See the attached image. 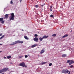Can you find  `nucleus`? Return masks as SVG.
<instances>
[{"instance_id":"4468645a","label":"nucleus","mask_w":74,"mask_h":74,"mask_svg":"<svg viewBox=\"0 0 74 74\" xmlns=\"http://www.w3.org/2000/svg\"><path fill=\"white\" fill-rule=\"evenodd\" d=\"M73 63H74L73 61H71L69 64V66H70V65H71V64H73Z\"/></svg>"},{"instance_id":"473e14b6","label":"nucleus","mask_w":74,"mask_h":74,"mask_svg":"<svg viewBox=\"0 0 74 74\" xmlns=\"http://www.w3.org/2000/svg\"><path fill=\"white\" fill-rule=\"evenodd\" d=\"M68 73H69L68 74H70V71H69V72Z\"/></svg>"},{"instance_id":"c85d7f7f","label":"nucleus","mask_w":74,"mask_h":74,"mask_svg":"<svg viewBox=\"0 0 74 74\" xmlns=\"http://www.w3.org/2000/svg\"><path fill=\"white\" fill-rule=\"evenodd\" d=\"M28 57V56L27 55L25 56V58H27Z\"/></svg>"},{"instance_id":"7ed1b4c3","label":"nucleus","mask_w":74,"mask_h":74,"mask_svg":"<svg viewBox=\"0 0 74 74\" xmlns=\"http://www.w3.org/2000/svg\"><path fill=\"white\" fill-rule=\"evenodd\" d=\"M14 43H15V44H22L23 43V41L17 40L14 42Z\"/></svg>"},{"instance_id":"39448f33","label":"nucleus","mask_w":74,"mask_h":74,"mask_svg":"<svg viewBox=\"0 0 74 74\" xmlns=\"http://www.w3.org/2000/svg\"><path fill=\"white\" fill-rule=\"evenodd\" d=\"M3 18H0V22H1V23L2 24H3V23H4V20L3 21Z\"/></svg>"},{"instance_id":"393cba45","label":"nucleus","mask_w":74,"mask_h":74,"mask_svg":"<svg viewBox=\"0 0 74 74\" xmlns=\"http://www.w3.org/2000/svg\"><path fill=\"white\" fill-rule=\"evenodd\" d=\"M45 63H47V62H43L41 64H45Z\"/></svg>"},{"instance_id":"20e7f679","label":"nucleus","mask_w":74,"mask_h":74,"mask_svg":"<svg viewBox=\"0 0 74 74\" xmlns=\"http://www.w3.org/2000/svg\"><path fill=\"white\" fill-rule=\"evenodd\" d=\"M25 64V63H24V62H22L19 64V66H21L22 67H24Z\"/></svg>"},{"instance_id":"aec40b11","label":"nucleus","mask_w":74,"mask_h":74,"mask_svg":"<svg viewBox=\"0 0 74 74\" xmlns=\"http://www.w3.org/2000/svg\"><path fill=\"white\" fill-rule=\"evenodd\" d=\"M24 38H25L26 39V40H29V38H28L27 37V36H25Z\"/></svg>"},{"instance_id":"7c9ffc66","label":"nucleus","mask_w":74,"mask_h":74,"mask_svg":"<svg viewBox=\"0 0 74 74\" xmlns=\"http://www.w3.org/2000/svg\"><path fill=\"white\" fill-rule=\"evenodd\" d=\"M34 36H35V37H37V36H38V35L36 34H35Z\"/></svg>"},{"instance_id":"f3484780","label":"nucleus","mask_w":74,"mask_h":74,"mask_svg":"<svg viewBox=\"0 0 74 74\" xmlns=\"http://www.w3.org/2000/svg\"><path fill=\"white\" fill-rule=\"evenodd\" d=\"M11 58V56H7V59H10Z\"/></svg>"},{"instance_id":"f03ea898","label":"nucleus","mask_w":74,"mask_h":74,"mask_svg":"<svg viewBox=\"0 0 74 74\" xmlns=\"http://www.w3.org/2000/svg\"><path fill=\"white\" fill-rule=\"evenodd\" d=\"M62 73H64V74H66V73H69V71L67 69H64L62 71Z\"/></svg>"},{"instance_id":"2eb2a0df","label":"nucleus","mask_w":74,"mask_h":74,"mask_svg":"<svg viewBox=\"0 0 74 74\" xmlns=\"http://www.w3.org/2000/svg\"><path fill=\"white\" fill-rule=\"evenodd\" d=\"M39 39L40 41H42V40H43V38L41 37H40L39 38Z\"/></svg>"},{"instance_id":"a211bd4d","label":"nucleus","mask_w":74,"mask_h":74,"mask_svg":"<svg viewBox=\"0 0 74 74\" xmlns=\"http://www.w3.org/2000/svg\"><path fill=\"white\" fill-rule=\"evenodd\" d=\"M23 57V56H19L18 57V59H21V58H22V57Z\"/></svg>"},{"instance_id":"cd10ccee","label":"nucleus","mask_w":74,"mask_h":74,"mask_svg":"<svg viewBox=\"0 0 74 74\" xmlns=\"http://www.w3.org/2000/svg\"><path fill=\"white\" fill-rule=\"evenodd\" d=\"M35 7L36 8H38V5H36Z\"/></svg>"},{"instance_id":"dca6fc26","label":"nucleus","mask_w":74,"mask_h":74,"mask_svg":"<svg viewBox=\"0 0 74 74\" xmlns=\"http://www.w3.org/2000/svg\"><path fill=\"white\" fill-rule=\"evenodd\" d=\"M52 6H50V8H49V9L50 11H52Z\"/></svg>"},{"instance_id":"0eeeda50","label":"nucleus","mask_w":74,"mask_h":74,"mask_svg":"<svg viewBox=\"0 0 74 74\" xmlns=\"http://www.w3.org/2000/svg\"><path fill=\"white\" fill-rule=\"evenodd\" d=\"M44 52H45V51H44V49H42L41 51L40 52V54H41V55H42V53H44Z\"/></svg>"},{"instance_id":"9b49d317","label":"nucleus","mask_w":74,"mask_h":74,"mask_svg":"<svg viewBox=\"0 0 74 74\" xmlns=\"http://www.w3.org/2000/svg\"><path fill=\"white\" fill-rule=\"evenodd\" d=\"M37 45V44H35L34 45H32L31 46V48H34V47H36Z\"/></svg>"},{"instance_id":"6ab92c4d","label":"nucleus","mask_w":74,"mask_h":74,"mask_svg":"<svg viewBox=\"0 0 74 74\" xmlns=\"http://www.w3.org/2000/svg\"><path fill=\"white\" fill-rule=\"evenodd\" d=\"M11 16L14 17V13L11 14Z\"/></svg>"},{"instance_id":"9d476101","label":"nucleus","mask_w":74,"mask_h":74,"mask_svg":"<svg viewBox=\"0 0 74 74\" xmlns=\"http://www.w3.org/2000/svg\"><path fill=\"white\" fill-rule=\"evenodd\" d=\"M48 36H44L42 37L43 38H48Z\"/></svg>"},{"instance_id":"b1692460","label":"nucleus","mask_w":74,"mask_h":74,"mask_svg":"<svg viewBox=\"0 0 74 74\" xmlns=\"http://www.w3.org/2000/svg\"><path fill=\"white\" fill-rule=\"evenodd\" d=\"M53 37H56V35L55 34H54L52 35Z\"/></svg>"},{"instance_id":"412c9836","label":"nucleus","mask_w":74,"mask_h":74,"mask_svg":"<svg viewBox=\"0 0 74 74\" xmlns=\"http://www.w3.org/2000/svg\"><path fill=\"white\" fill-rule=\"evenodd\" d=\"M13 44H10V45H15V42H13Z\"/></svg>"},{"instance_id":"c9c22d12","label":"nucleus","mask_w":74,"mask_h":74,"mask_svg":"<svg viewBox=\"0 0 74 74\" xmlns=\"http://www.w3.org/2000/svg\"><path fill=\"white\" fill-rule=\"evenodd\" d=\"M24 67H25L26 68V67H27V66L25 65V66H24Z\"/></svg>"},{"instance_id":"a878e982","label":"nucleus","mask_w":74,"mask_h":74,"mask_svg":"<svg viewBox=\"0 0 74 74\" xmlns=\"http://www.w3.org/2000/svg\"><path fill=\"white\" fill-rule=\"evenodd\" d=\"M52 63H50L49 64V66H52Z\"/></svg>"},{"instance_id":"e433bc0d","label":"nucleus","mask_w":74,"mask_h":74,"mask_svg":"<svg viewBox=\"0 0 74 74\" xmlns=\"http://www.w3.org/2000/svg\"><path fill=\"white\" fill-rule=\"evenodd\" d=\"M4 58L5 59H6V57H4Z\"/></svg>"},{"instance_id":"1a4fd4ad","label":"nucleus","mask_w":74,"mask_h":74,"mask_svg":"<svg viewBox=\"0 0 74 74\" xmlns=\"http://www.w3.org/2000/svg\"><path fill=\"white\" fill-rule=\"evenodd\" d=\"M67 56V55L66 54H63L62 55V58H65V57H66Z\"/></svg>"},{"instance_id":"5701e85b","label":"nucleus","mask_w":74,"mask_h":74,"mask_svg":"<svg viewBox=\"0 0 74 74\" xmlns=\"http://www.w3.org/2000/svg\"><path fill=\"white\" fill-rule=\"evenodd\" d=\"M50 17H51V18H54V17L53 16V15L52 14H51L50 15Z\"/></svg>"},{"instance_id":"2f4dec72","label":"nucleus","mask_w":74,"mask_h":74,"mask_svg":"<svg viewBox=\"0 0 74 74\" xmlns=\"http://www.w3.org/2000/svg\"><path fill=\"white\" fill-rule=\"evenodd\" d=\"M70 67H71V68H72L73 67V65H71L70 66Z\"/></svg>"},{"instance_id":"bb28decb","label":"nucleus","mask_w":74,"mask_h":74,"mask_svg":"<svg viewBox=\"0 0 74 74\" xmlns=\"http://www.w3.org/2000/svg\"><path fill=\"white\" fill-rule=\"evenodd\" d=\"M10 4H13V2H12V0L10 1Z\"/></svg>"},{"instance_id":"423d86ee","label":"nucleus","mask_w":74,"mask_h":74,"mask_svg":"<svg viewBox=\"0 0 74 74\" xmlns=\"http://www.w3.org/2000/svg\"><path fill=\"white\" fill-rule=\"evenodd\" d=\"M34 41H36V42H38V38L35 37L34 38Z\"/></svg>"},{"instance_id":"a19ab883","label":"nucleus","mask_w":74,"mask_h":74,"mask_svg":"<svg viewBox=\"0 0 74 74\" xmlns=\"http://www.w3.org/2000/svg\"><path fill=\"white\" fill-rule=\"evenodd\" d=\"M21 30H22V31H23V29H22Z\"/></svg>"},{"instance_id":"f704fd0d","label":"nucleus","mask_w":74,"mask_h":74,"mask_svg":"<svg viewBox=\"0 0 74 74\" xmlns=\"http://www.w3.org/2000/svg\"><path fill=\"white\" fill-rule=\"evenodd\" d=\"M2 36V34H0V36Z\"/></svg>"},{"instance_id":"72a5a7b5","label":"nucleus","mask_w":74,"mask_h":74,"mask_svg":"<svg viewBox=\"0 0 74 74\" xmlns=\"http://www.w3.org/2000/svg\"><path fill=\"white\" fill-rule=\"evenodd\" d=\"M44 5H41V7H43V6H44Z\"/></svg>"},{"instance_id":"c756f323","label":"nucleus","mask_w":74,"mask_h":74,"mask_svg":"<svg viewBox=\"0 0 74 74\" xmlns=\"http://www.w3.org/2000/svg\"><path fill=\"white\" fill-rule=\"evenodd\" d=\"M70 60H68L67 61V63H70Z\"/></svg>"},{"instance_id":"58836bf2","label":"nucleus","mask_w":74,"mask_h":74,"mask_svg":"<svg viewBox=\"0 0 74 74\" xmlns=\"http://www.w3.org/2000/svg\"><path fill=\"white\" fill-rule=\"evenodd\" d=\"M22 0H20V3H21V2L22 1Z\"/></svg>"},{"instance_id":"4c0bfd02","label":"nucleus","mask_w":74,"mask_h":74,"mask_svg":"<svg viewBox=\"0 0 74 74\" xmlns=\"http://www.w3.org/2000/svg\"><path fill=\"white\" fill-rule=\"evenodd\" d=\"M3 45V44H0V45Z\"/></svg>"},{"instance_id":"ea45409f","label":"nucleus","mask_w":74,"mask_h":74,"mask_svg":"<svg viewBox=\"0 0 74 74\" xmlns=\"http://www.w3.org/2000/svg\"><path fill=\"white\" fill-rule=\"evenodd\" d=\"M1 52H2V51H0V53H1Z\"/></svg>"},{"instance_id":"4be33fe9","label":"nucleus","mask_w":74,"mask_h":74,"mask_svg":"<svg viewBox=\"0 0 74 74\" xmlns=\"http://www.w3.org/2000/svg\"><path fill=\"white\" fill-rule=\"evenodd\" d=\"M4 37V35H3L0 38V40H1L2 39V38H3V37Z\"/></svg>"},{"instance_id":"f8f14e48","label":"nucleus","mask_w":74,"mask_h":74,"mask_svg":"<svg viewBox=\"0 0 74 74\" xmlns=\"http://www.w3.org/2000/svg\"><path fill=\"white\" fill-rule=\"evenodd\" d=\"M8 14H6L5 15V17L6 19L8 18Z\"/></svg>"},{"instance_id":"79ce46f5","label":"nucleus","mask_w":74,"mask_h":74,"mask_svg":"<svg viewBox=\"0 0 74 74\" xmlns=\"http://www.w3.org/2000/svg\"><path fill=\"white\" fill-rule=\"evenodd\" d=\"M73 63H74V61H73Z\"/></svg>"},{"instance_id":"f257e3e1","label":"nucleus","mask_w":74,"mask_h":74,"mask_svg":"<svg viewBox=\"0 0 74 74\" xmlns=\"http://www.w3.org/2000/svg\"><path fill=\"white\" fill-rule=\"evenodd\" d=\"M8 70V68H5L4 69H2V70H0V73H3V72H5V71H7Z\"/></svg>"},{"instance_id":"6e6552de","label":"nucleus","mask_w":74,"mask_h":74,"mask_svg":"<svg viewBox=\"0 0 74 74\" xmlns=\"http://www.w3.org/2000/svg\"><path fill=\"white\" fill-rule=\"evenodd\" d=\"M14 20V17L12 16L10 17V20Z\"/></svg>"},{"instance_id":"ddd939ff","label":"nucleus","mask_w":74,"mask_h":74,"mask_svg":"<svg viewBox=\"0 0 74 74\" xmlns=\"http://www.w3.org/2000/svg\"><path fill=\"white\" fill-rule=\"evenodd\" d=\"M69 36V35L67 34L65 35L64 36H62V38H64V37H67Z\"/></svg>"}]
</instances>
